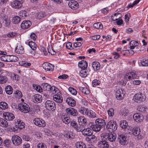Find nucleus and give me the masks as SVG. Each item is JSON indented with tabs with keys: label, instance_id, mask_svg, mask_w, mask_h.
<instances>
[{
	"label": "nucleus",
	"instance_id": "nucleus-47",
	"mask_svg": "<svg viewBox=\"0 0 148 148\" xmlns=\"http://www.w3.org/2000/svg\"><path fill=\"white\" fill-rule=\"evenodd\" d=\"M8 108V105L6 102H1L0 103V108L2 109H5Z\"/></svg>",
	"mask_w": 148,
	"mask_h": 148
},
{
	"label": "nucleus",
	"instance_id": "nucleus-9",
	"mask_svg": "<svg viewBox=\"0 0 148 148\" xmlns=\"http://www.w3.org/2000/svg\"><path fill=\"white\" fill-rule=\"evenodd\" d=\"M125 94L124 89L123 88L117 90L116 93V97L118 100H121L123 99Z\"/></svg>",
	"mask_w": 148,
	"mask_h": 148
},
{
	"label": "nucleus",
	"instance_id": "nucleus-34",
	"mask_svg": "<svg viewBox=\"0 0 148 148\" xmlns=\"http://www.w3.org/2000/svg\"><path fill=\"white\" fill-rule=\"evenodd\" d=\"M86 115L90 118H95L96 116V114L94 112L89 110H88Z\"/></svg>",
	"mask_w": 148,
	"mask_h": 148
},
{
	"label": "nucleus",
	"instance_id": "nucleus-14",
	"mask_svg": "<svg viewBox=\"0 0 148 148\" xmlns=\"http://www.w3.org/2000/svg\"><path fill=\"white\" fill-rule=\"evenodd\" d=\"M133 118L134 120L137 122H141L144 119L143 116L138 113L134 114L133 116Z\"/></svg>",
	"mask_w": 148,
	"mask_h": 148
},
{
	"label": "nucleus",
	"instance_id": "nucleus-5",
	"mask_svg": "<svg viewBox=\"0 0 148 148\" xmlns=\"http://www.w3.org/2000/svg\"><path fill=\"white\" fill-rule=\"evenodd\" d=\"M45 106L49 110L53 111L56 109V106L53 101L47 100L45 103Z\"/></svg>",
	"mask_w": 148,
	"mask_h": 148
},
{
	"label": "nucleus",
	"instance_id": "nucleus-37",
	"mask_svg": "<svg viewBox=\"0 0 148 148\" xmlns=\"http://www.w3.org/2000/svg\"><path fill=\"white\" fill-rule=\"evenodd\" d=\"M51 90H49V91H51L53 94H60V92L59 90L56 87L54 86H51Z\"/></svg>",
	"mask_w": 148,
	"mask_h": 148
},
{
	"label": "nucleus",
	"instance_id": "nucleus-3",
	"mask_svg": "<svg viewBox=\"0 0 148 148\" xmlns=\"http://www.w3.org/2000/svg\"><path fill=\"white\" fill-rule=\"evenodd\" d=\"M146 97L145 95L141 93H138L136 94L134 96V101L137 103H139L145 101L146 99Z\"/></svg>",
	"mask_w": 148,
	"mask_h": 148
},
{
	"label": "nucleus",
	"instance_id": "nucleus-26",
	"mask_svg": "<svg viewBox=\"0 0 148 148\" xmlns=\"http://www.w3.org/2000/svg\"><path fill=\"white\" fill-rule=\"evenodd\" d=\"M86 140L90 143H93L96 141L97 138L94 135L92 134L86 138Z\"/></svg>",
	"mask_w": 148,
	"mask_h": 148
},
{
	"label": "nucleus",
	"instance_id": "nucleus-64",
	"mask_svg": "<svg viewBox=\"0 0 148 148\" xmlns=\"http://www.w3.org/2000/svg\"><path fill=\"white\" fill-rule=\"evenodd\" d=\"M130 17V13L125 15V20L126 23H128L129 21V19Z\"/></svg>",
	"mask_w": 148,
	"mask_h": 148
},
{
	"label": "nucleus",
	"instance_id": "nucleus-4",
	"mask_svg": "<svg viewBox=\"0 0 148 148\" xmlns=\"http://www.w3.org/2000/svg\"><path fill=\"white\" fill-rule=\"evenodd\" d=\"M18 108L21 112L24 113H28L30 110L29 105L25 103L19 104L18 105Z\"/></svg>",
	"mask_w": 148,
	"mask_h": 148
},
{
	"label": "nucleus",
	"instance_id": "nucleus-28",
	"mask_svg": "<svg viewBox=\"0 0 148 148\" xmlns=\"http://www.w3.org/2000/svg\"><path fill=\"white\" fill-rule=\"evenodd\" d=\"M15 51L18 54L23 53L24 52L23 47L21 45L17 46L15 49Z\"/></svg>",
	"mask_w": 148,
	"mask_h": 148
},
{
	"label": "nucleus",
	"instance_id": "nucleus-31",
	"mask_svg": "<svg viewBox=\"0 0 148 148\" xmlns=\"http://www.w3.org/2000/svg\"><path fill=\"white\" fill-rule=\"evenodd\" d=\"M61 118L63 122L66 124H68L71 122L70 118L66 115H62Z\"/></svg>",
	"mask_w": 148,
	"mask_h": 148
},
{
	"label": "nucleus",
	"instance_id": "nucleus-6",
	"mask_svg": "<svg viewBox=\"0 0 148 148\" xmlns=\"http://www.w3.org/2000/svg\"><path fill=\"white\" fill-rule=\"evenodd\" d=\"M23 1L24 0H14L11 3V6L15 8H20L22 7Z\"/></svg>",
	"mask_w": 148,
	"mask_h": 148
},
{
	"label": "nucleus",
	"instance_id": "nucleus-55",
	"mask_svg": "<svg viewBox=\"0 0 148 148\" xmlns=\"http://www.w3.org/2000/svg\"><path fill=\"white\" fill-rule=\"evenodd\" d=\"M68 90L72 95H76L77 94V92L76 90L72 87H69Z\"/></svg>",
	"mask_w": 148,
	"mask_h": 148
},
{
	"label": "nucleus",
	"instance_id": "nucleus-52",
	"mask_svg": "<svg viewBox=\"0 0 148 148\" xmlns=\"http://www.w3.org/2000/svg\"><path fill=\"white\" fill-rule=\"evenodd\" d=\"M33 86L34 88L37 91L39 92H42V88L40 86L34 84Z\"/></svg>",
	"mask_w": 148,
	"mask_h": 148
},
{
	"label": "nucleus",
	"instance_id": "nucleus-35",
	"mask_svg": "<svg viewBox=\"0 0 148 148\" xmlns=\"http://www.w3.org/2000/svg\"><path fill=\"white\" fill-rule=\"evenodd\" d=\"M42 88L44 90L49 91V90H51V86L49 84L46 83H44L42 84Z\"/></svg>",
	"mask_w": 148,
	"mask_h": 148
},
{
	"label": "nucleus",
	"instance_id": "nucleus-32",
	"mask_svg": "<svg viewBox=\"0 0 148 148\" xmlns=\"http://www.w3.org/2000/svg\"><path fill=\"white\" fill-rule=\"evenodd\" d=\"M0 126L6 127L8 126L7 121L4 119L0 118Z\"/></svg>",
	"mask_w": 148,
	"mask_h": 148
},
{
	"label": "nucleus",
	"instance_id": "nucleus-24",
	"mask_svg": "<svg viewBox=\"0 0 148 148\" xmlns=\"http://www.w3.org/2000/svg\"><path fill=\"white\" fill-rule=\"evenodd\" d=\"M95 123L100 125V126L102 127H104L106 124L105 121L101 118H99L96 120L95 121Z\"/></svg>",
	"mask_w": 148,
	"mask_h": 148
},
{
	"label": "nucleus",
	"instance_id": "nucleus-45",
	"mask_svg": "<svg viewBox=\"0 0 148 148\" xmlns=\"http://www.w3.org/2000/svg\"><path fill=\"white\" fill-rule=\"evenodd\" d=\"M75 146L77 148H86V145L83 143L78 142L75 144Z\"/></svg>",
	"mask_w": 148,
	"mask_h": 148
},
{
	"label": "nucleus",
	"instance_id": "nucleus-44",
	"mask_svg": "<svg viewBox=\"0 0 148 148\" xmlns=\"http://www.w3.org/2000/svg\"><path fill=\"white\" fill-rule=\"evenodd\" d=\"M20 20L21 18L18 16H15L12 19V22L13 23L15 24H17L20 21Z\"/></svg>",
	"mask_w": 148,
	"mask_h": 148
},
{
	"label": "nucleus",
	"instance_id": "nucleus-58",
	"mask_svg": "<svg viewBox=\"0 0 148 148\" xmlns=\"http://www.w3.org/2000/svg\"><path fill=\"white\" fill-rule=\"evenodd\" d=\"M141 63L143 66H148V60L143 59L141 61Z\"/></svg>",
	"mask_w": 148,
	"mask_h": 148
},
{
	"label": "nucleus",
	"instance_id": "nucleus-20",
	"mask_svg": "<svg viewBox=\"0 0 148 148\" xmlns=\"http://www.w3.org/2000/svg\"><path fill=\"white\" fill-rule=\"evenodd\" d=\"M32 25L31 22L29 21H25L23 22L21 24V27L23 29H25L28 28Z\"/></svg>",
	"mask_w": 148,
	"mask_h": 148
},
{
	"label": "nucleus",
	"instance_id": "nucleus-62",
	"mask_svg": "<svg viewBox=\"0 0 148 148\" xmlns=\"http://www.w3.org/2000/svg\"><path fill=\"white\" fill-rule=\"evenodd\" d=\"M129 72L126 74L124 76V79H125L128 81L131 79V77L129 74Z\"/></svg>",
	"mask_w": 148,
	"mask_h": 148
},
{
	"label": "nucleus",
	"instance_id": "nucleus-39",
	"mask_svg": "<svg viewBox=\"0 0 148 148\" xmlns=\"http://www.w3.org/2000/svg\"><path fill=\"white\" fill-rule=\"evenodd\" d=\"M5 91L7 94L11 95L13 92V88L11 86H8L5 88Z\"/></svg>",
	"mask_w": 148,
	"mask_h": 148
},
{
	"label": "nucleus",
	"instance_id": "nucleus-7",
	"mask_svg": "<svg viewBox=\"0 0 148 148\" xmlns=\"http://www.w3.org/2000/svg\"><path fill=\"white\" fill-rule=\"evenodd\" d=\"M11 139L13 144L16 146L19 145L22 142L21 138L17 135L13 136L12 137Z\"/></svg>",
	"mask_w": 148,
	"mask_h": 148
},
{
	"label": "nucleus",
	"instance_id": "nucleus-2",
	"mask_svg": "<svg viewBox=\"0 0 148 148\" xmlns=\"http://www.w3.org/2000/svg\"><path fill=\"white\" fill-rule=\"evenodd\" d=\"M117 125L116 122L113 121H109L106 125L107 130L110 132H113L117 128Z\"/></svg>",
	"mask_w": 148,
	"mask_h": 148
},
{
	"label": "nucleus",
	"instance_id": "nucleus-48",
	"mask_svg": "<svg viewBox=\"0 0 148 148\" xmlns=\"http://www.w3.org/2000/svg\"><path fill=\"white\" fill-rule=\"evenodd\" d=\"M94 27L96 29H101L103 28V26L100 22L95 23L94 24Z\"/></svg>",
	"mask_w": 148,
	"mask_h": 148
},
{
	"label": "nucleus",
	"instance_id": "nucleus-63",
	"mask_svg": "<svg viewBox=\"0 0 148 148\" xmlns=\"http://www.w3.org/2000/svg\"><path fill=\"white\" fill-rule=\"evenodd\" d=\"M16 35V33L13 32H10L7 34V37L9 38L12 37Z\"/></svg>",
	"mask_w": 148,
	"mask_h": 148
},
{
	"label": "nucleus",
	"instance_id": "nucleus-53",
	"mask_svg": "<svg viewBox=\"0 0 148 148\" xmlns=\"http://www.w3.org/2000/svg\"><path fill=\"white\" fill-rule=\"evenodd\" d=\"M100 84V82L97 79L94 80L92 82L93 86L95 87L97 86H98Z\"/></svg>",
	"mask_w": 148,
	"mask_h": 148
},
{
	"label": "nucleus",
	"instance_id": "nucleus-46",
	"mask_svg": "<svg viewBox=\"0 0 148 148\" xmlns=\"http://www.w3.org/2000/svg\"><path fill=\"white\" fill-rule=\"evenodd\" d=\"M28 45L33 50L36 49L37 45L34 42H29Z\"/></svg>",
	"mask_w": 148,
	"mask_h": 148
},
{
	"label": "nucleus",
	"instance_id": "nucleus-30",
	"mask_svg": "<svg viewBox=\"0 0 148 148\" xmlns=\"http://www.w3.org/2000/svg\"><path fill=\"white\" fill-rule=\"evenodd\" d=\"M8 62H16L18 60V58L16 56L13 55H7Z\"/></svg>",
	"mask_w": 148,
	"mask_h": 148
},
{
	"label": "nucleus",
	"instance_id": "nucleus-8",
	"mask_svg": "<svg viewBox=\"0 0 148 148\" xmlns=\"http://www.w3.org/2000/svg\"><path fill=\"white\" fill-rule=\"evenodd\" d=\"M117 138L118 142L121 145H125L128 142L126 140V136L124 134H119Z\"/></svg>",
	"mask_w": 148,
	"mask_h": 148
},
{
	"label": "nucleus",
	"instance_id": "nucleus-42",
	"mask_svg": "<svg viewBox=\"0 0 148 148\" xmlns=\"http://www.w3.org/2000/svg\"><path fill=\"white\" fill-rule=\"evenodd\" d=\"M138 45V43L136 41H134L132 40L130 43V49H134L135 47L137 46Z\"/></svg>",
	"mask_w": 148,
	"mask_h": 148
},
{
	"label": "nucleus",
	"instance_id": "nucleus-17",
	"mask_svg": "<svg viewBox=\"0 0 148 148\" xmlns=\"http://www.w3.org/2000/svg\"><path fill=\"white\" fill-rule=\"evenodd\" d=\"M3 23L5 27H9L10 23V18L8 16H5L3 18Z\"/></svg>",
	"mask_w": 148,
	"mask_h": 148
},
{
	"label": "nucleus",
	"instance_id": "nucleus-29",
	"mask_svg": "<svg viewBox=\"0 0 148 148\" xmlns=\"http://www.w3.org/2000/svg\"><path fill=\"white\" fill-rule=\"evenodd\" d=\"M47 14L46 12L43 11H40L37 14V18L38 19L40 20L42 19L47 16Z\"/></svg>",
	"mask_w": 148,
	"mask_h": 148
},
{
	"label": "nucleus",
	"instance_id": "nucleus-27",
	"mask_svg": "<svg viewBox=\"0 0 148 148\" xmlns=\"http://www.w3.org/2000/svg\"><path fill=\"white\" fill-rule=\"evenodd\" d=\"M140 131L139 127H134L132 129V133L135 136H139L140 133Z\"/></svg>",
	"mask_w": 148,
	"mask_h": 148
},
{
	"label": "nucleus",
	"instance_id": "nucleus-18",
	"mask_svg": "<svg viewBox=\"0 0 148 148\" xmlns=\"http://www.w3.org/2000/svg\"><path fill=\"white\" fill-rule=\"evenodd\" d=\"M68 5L73 10L77 9L79 6V4L77 2L73 0H71L69 1Z\"/></svg>",
	"mask_w": 148,
	"mask_h": 148
},
{
	"label": "nucleus",
	"instance_id": "nucleus-51",
	"mask_svg": "<svg viewBox=\"0 0 148 148\" xmlns=\"http://www.w3.org/2000/svg\"><path fill=\"white\" fill-rule=\"evenodd\" d=\"M64 136L67 138L72 139L73 138V135L71 134V133L69 132H65L64 134Z\"/></svg>",
	"mask_w": 148,
	"mask_h": 148
},
{
	"label": "nucleus",
	"instance_id": "nucleus-54",
	"mask_svg": "<svg viewBox=\"0 0 148 148\" xmlns=\"http://www.w3.org/2000/svg\"><path fill=\"white\" fill-rule=\"evenodd\" d=\"M7 80L5 76H0V84H3L5 83Z\"/></svg>",
	"mask_w": 148,
	"mask_h": 148
},
{
	"label": "nucleus",
	"instance_id": "nucleus-15",
	"mask_svg": "<svg viewBox=\"0 0 148 148\" xmlns=\"http://www.w3.org/2000/svg\"><path fill=\"white\" fill-rule=\"evenodd\" d=\"M78 122L79 125L82 126H86L88 123L87 119L83 117L80 116L78 118Z\"/></svg>",
	"mask_w": 148,
	"mask_h": 148
},
{
	"label": "nucleus",
	"instance_id": "nucleus-10",
	"mask_svg": "<svg viewBox=\"0 0 148 148\" xmlns=\"http://www.w3.org/2000/svg\"><path fill=\"white\" fill-rule=\"evenodd\" d=\"M34 122L36 125L39 127H44L46 125L45 121L39 118H35L34 120Z\"/></svg>",
	"mask_w": 148,
	"mask_h": 148
},
{
	"label": "nucleus",
	"instance_id": "nucleus-19",
	"mask_svg": "<svg viewBox=\"0 0 148 148\" xmlns=\"http://www.w3.org/2000/svg\"><path fill=\"white\" fill-rule=\"evenodd\" d=\"M102 141H99L98 144V146L101 148H108L109 147V145L106 140L102 139Z\"/></svg>",
	"mask_w": 148,
	"mask_h": 148
},
{
	"label": "nucleus",
	"instance_id": "nucleus-60",
	"mask_svg": "<svg viewBox=\"0 0 148 148\" xmlns=\"http://www.w3.org/2000/svg\"><path fill=\"white\" fill-rule=\"evenodd\" d=\"M121 113L123 115L125 116L128 114L129 111L127 110L126 109H124L121 110Z\"/></svg>",
	"mask_w": 148,
	"mask_h": 148
},
{
	"label": "nucleus",
	"instance_id": "nucleus-43",
	"mask_svg": "<svg viewBox=\"0 0 148 148\" xmlns=\"http://www.w3.org/2000/svg\"><path fill=\"white\" fill-rule=\"evenodd\" d=\"M102 128L100 125L95 123V124L93 126L92 128L94 131L97 132L99 131Z\"/></svg>",
	"mask_w": 148,
	"mask_h": 148
},
{
	"label": "nucleus",
	"instance_id": "nucleus-56",
	"mask_svg": "<svg viewBox=\"0 0 148 148\" xmlns=\"http://www.w3.org/2000/svg\"><path fill=\"white\" fill-rule=\"evenodd\" d=\"M129 73L130 75V76L131 77V79H136L138 77L137 75L135 73L131 72H129Z\"/></svg>",
	"mask_w": 148,
	"mask_h": 148
},
{
	"label": "nucleus",
	"instance_id": "nucleus-33",
	"mask_svg": "<svg viewBox=\"0 0 148 148\" xmlns=\"http://www.w3.org/2000/svg\"><path fill=\"white\" fill-rule=\"evenodd\" d=\"M92 66L94 70L97 71L99 69L100 65L98 62L95 61L92 63Z\"/></svg>",
	"mask_w": 148,
	"mask_h": 148
},
{
	"label": "nucleus",
	"instance_id": "nucleus-57",
	"mask_svg": "<svg viewBox=\"0 0 148 148\" xmlns=\"http://www.w3.org/2000/svg\"><path fill=\"white\" fill-rule=\"evenodd\" d=\"M108 112L110 116H112L114 115V110L112 108L109 109L108 110Z\"/></svg>",
	"mask_w": 148,
	"mask_h": 148
},
{
	"label": "nucleus",
	"instance_id": "nucleus-49",
	"mask_svg": "<svg viewBox=\"0 0 148 148\" xmlns=\"http://www.w3.org/2000/svg\"><path fill=\"white\" fill-rule=\"evenodd\" d=\"M121 15V14L120 13H115L114 14V16H112V19L113 21L117 20L120 18Z\"/></svg>",
	"mask_w": 148,
	"mask_h": 148
},
{
	"label": "nucleus",
	"instance_id": "nucleus-16",
	"mask_svg": "<svg viewBox=\"0 0 148 148\" xmlns=\"http://www.w3.org/2000/svg\"><path fill=\"white\" fill-rule=\"evenodd\" d=\"M92 130L89 128L84 129L81 131V132L83 135L88 137L92 134Z\"/></svg>",
	"mask_w": 148,
	"mask_h": 148
},
{
	"label": "nucleus",
	"instance_id": "nucleus-59",
	"mask_svg": "<svg viewBox=\"0 0 148 148\" xmlns=\"http://www.w3.org/2000/svg\"><path fill=\"white\" fill-rule=\"evenodd\" d=\"M20 65H23L24 66H30L31 65V64L30 63H28L27 62L22 61L19 62Z\"/></svg>",
	"mask_w": 148,
	"mask_h": 148
},
{
	"label": "nucleus",
	"instance_id": "nucleus-1",
	"mask_svg": "<svg viewBox=\"0 0 148 148\" xmlns=\"http://www.w3.org/2000/svg\"><path fill=\"white\" fill-rule=\"evenodd\" d=\"M110 133H103L101 135L102 139L107 140L108 139L109 141L113 142L115 141L116 136L115 133L111 132Z\"/></svg>",
	"mask_w": 148,
	"mask_h": 148
},
{
	"label": "nucleus",
	"instance_id": "nucleus-23",
	"mask_svg": "<svg viewBox=\"0 0 148 148\" xmlns=\"http://www.w3.org/2000/svg\"><path fill=\"white\" fill-rule=\"evenodd\" d=\"M60 94H58L55 95L53 96V100L57 102L61 103L62 101V98L60 97Z\"/></svg>",
	"mask_w": 148,
	"mask_h": 148
},
{
	"label": "nucleus",
	"instance_id": "nucleus-36",
	"mask_svg": "<svg viewBox=\"0 0 148 148\" xmlns=\"http://www.w3.org/2000/svg\"><path fill=\"white\" fill-rule=\"evenodd\" d=\"M120 127L124 129L127 128L129 129V127H128V124L127 123V121H122L121 122V124L120 125Z\"/></svg>",
	"mask_w": 148,
	"mask_h": 148
},
{
	"label": "nucleus",
	"instance_id": "nucleus-38",
	"mask_svg": "<svg viewBox=\"0 0 148 148\" xmlns=\"http://www.w3.org/2000/svg\"><path fill=\"white\" fill-rule=\"evenodd\" d=\"M85 70H81L80 71L79 75L81 77H85L88 75V72Z\"/></svg>",
	"mask_w": 148,
	"mask_h": 148
},
{
	"label": "nucleus",
	"instance_id": "nucleus-21",
	"mask_svg": "<svg viewBox=\"0 0 148 148\" xmlns=\"http://www.w3.org/2000/svg\"><path fill=\"white\" fill-rule=\"evenodd\" d=\"M78 66L82 69V70L86 69L88 66V63L86 61L82 60L79 62Z\"/></svg>",
	"mask_w": 148,
	"mask_h": 148
},
{
	"label": "nucleus",
	"instance_id": "nucleus-22",
	"mask_svg": "<svg viewBox=\"0 0 148 148\" xmlns=\"http://www.w3.org/2000/svg\"><path fill=\"white\" fill-rule=\"evenodd\" d=\"M32 99L34 102L39 103L41 101L42 98L41 95L39 94H35L33 96Z\"/></svg>",
	"mask_w": 148,
	"mask_h": 148
},
{
	"label": "nucleus",
	"instance_id": "nucleus-50",
	"mask_svg": "<svg viewBox=\"0 0 148 148\" xmlns=\"http://www.w3.org/2000/svg\"><path fill=\"white\" fill-rule=\"evenodd\" d=\"M88 109L84 108L82 107L79 109V111L83 115H86Z\"/></svg>",
	"mask_w": 148,
	"mask_h": 148
},
{
	"label": "nucleus",
	"instance_id": "nucleus-12",
	"mask_svg": "<svg viewBox=\"0 0 148 148\" xmlns=\"http://www.w3.org/2000/svg\"><path fill=\"white\" fill-rule=\"evenodd\" d=\"M4 118L8 120L11 121L14 119L15 117L12 113L9 112H5L3 114Z\"/></svg>",
	"mask_w": 148,
	"mask_h": 148
},
{
	"label": "nucleus",
	"instance_id": "nucleus-40",
	"mask_svg": "<svg viewBox=\"0 0 148 148\" xmlns=\"http://www.w3.org/2000/svg\"><path fill=\"white\" fill-rule=\"evenodd\" d=\"M79 89L85 94L88 95L90 94V92L89 90L86 88L79 87Z\"/></svg>",
	"mask_w": 148,
	"mask_h": 148
},
{
	"label": "nucleus",
	"instance_id": "nucleus-61",
	"mask_svg": "<svg viewBox=\"0 0 148 148\" xmlns=\"http://www.w3.org/2000/svg\"><path fill=\"white\" fill-rule=\"evenodd\" d=\"M38 148H47L46 145L42 143H40L37 145Z\"/></svg>",
	"mask_w": 148,
	"mask_h": 148
},
{
	"label": "nucleus",
	"instance_id": "nucleus-11",
	"mask_svg": "<svg viewBox=\"0 0 148 148\" xmlns=\"http://www.w3.org/2000/svg\"><path fill=\"white\" fill-rule=\"evenodd\" d=\"M43 68L47 71H52L54 69V66L52 64L47 62H45L42 64Z\"/></svg>",
	"mask_w": 148,
	"mask_h": 148
},
{
	"label": "nucleus",
	"instance_id": "nucleus-25",
	"mask_svg": "<svg viewBox=\"0 0 148 148\" xmlns=\"http://www.w3.org/2000/svg\"><path fill=\"white\" fill-rule=\"evenodd\" d=\"M66 102L69 106L73 107L76 105L75 101L72 98H68L66 100Z\"/></svg>",
	"mask_w": 148,
	"mask_h": 148
},
{
	"label": "nucleus",
	"instance_id": "nucleus-41",
	"mask_svg": "<svg viewBox=\"0 0 148 148\" xmlns=\"http://www.w3.org/2000/svg\"><path fill=\"white\" fill-rule=\"evenodd\" d=\"M137 109L140 112H144L146 111L147 108L143 105H140L138 106Z\"/></svg>",
	"mask_w": 148,
	"mask_h": 148
},
{
	"label": "nucleus",
	"instance_id": "nucleus-13",
	"mask_svg": "<svg viewBox=\"0 0 148 148\" xmlns=\"http://www.w3.org/2000/svg\"><path fill=\"white\" fill-rule=\"evenodd\" d=\"M66 111L68 114L74 116H77L78 114L76 110L72 108H66Z\"/></svg>",
	"mask_w": 148,
	"mask_h": 148
}]
</instances>
